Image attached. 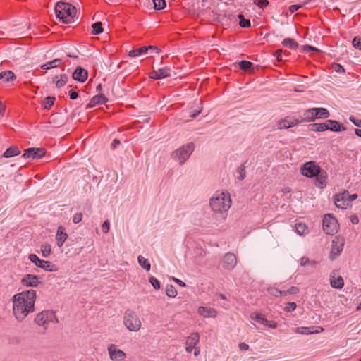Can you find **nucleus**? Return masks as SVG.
<instances>
[{"label": "nucleus", "instance_id": "1", "mask_svg": "<svg viewBox=\"0 0 361 361\" xmlns=\"http://www.w3.org/2000/svg\"><path fill=\"white\" fill-rule=\"evenodd\" d=\"M13 314L16 320L23 322L27 316L35 310L36 291L25 290L14 295L12 298Z\"/></svg>", "mask_w": 361, "mask_h": 361}, {"label": "nucleus", "instance_id": "2", "mask_svg": "<svg viewBox=\"0 0 361 361\" xmlns=\"http://www.w3.org/2000/svg\"><path fill=\"white\" fill-rule=\"evenodd\" d=\"M209 205L215 213H226L231 206V199L229 193L217 191L210 199Z\"/></svg>", "mask_w": 361, "mask_h": 361}, {"label": "nucleus", "instance_id": "3", "mask_svg": "<svg viewBox=\"0 0 361 361\" xmlns=\"http://www.w3.org/2000/svg\"><path fill=\"white\" fill-rule=\"evenodd\" d=\"M76 8L72 4L59 1L55 6V13L58 18L64 23H70L75 16Z\"/></svg>", "mask_w": 361, "mask_h": 361}, {"label": "nucleus", "instance_id": "4", "mask_svg": "<svg viewBox=\"0 0 361 361\" xmlns=\"http://www.w3.org/2000/svg\"><path fill=\"white\" fill-rule=\"evenodd\" d=\"M123 324L130 331H138L142 326V322L137 314L131 310H127L123 316Z\"/></svg>", "mask_w": 361, "mask_h": 361}, {"label": "nucleus", "instance_id": "5", "mask_svg": "<svg viewBox=\"0 0 361 361\" xmlns=\"http://www.w3.org/2000/svg\"><path fill=\"white\" fill-rule=\"evenodd\" d=\"M35 322L38 326H42L44 329H47L49 324L57 323L58 319L54 312L51 310H45L36 315Z\"/></svg>", "mask_w": 361, "mask_h": 361}, {"label": "nucleus", "instance_id": "6", "mask_svg": "<svg viewBox=\"0 0 361 361\" xmlns=\"http://www.w3.org/2000/svg\"><path fill=\"white\" fill-rule=\"evenodd\" d=\"M323 230L327 235L336 234L339 228L337 220L330 214H327L323 219Z\"/></svg>", "mask_w": 361, "mask_h": 361}, {"label": "nucleus", "instance_id": "7", "mask_svg": "<svg viewBox=\"0 0 361 361\" xmlns=\"http://www.w3.org/2000/svg\"><path fill=\"white\" fill-rule=\"evenodd\" d=\"M194 147L193 143H188L175 151L173 153V157L175 159L178 160L179 163L182 164L189 158L194 150Z\"/></svg>", "mask_w": 361, "mask_h": 361}, {"label": "nucleus", "instance_id": "8", "mask_svg": "<svg viewBox=\"0 0 361 361\" xmlns=\"http://www.w3.org/2000/svg\"><path fill=\"white\" fill-rule=\"evenodd\" d=\"M321 170V167L315 161L306 162L300 167V173L307 178L315 177Z\"/></svg>", "mask_w": 361, "mask_h": 361}, {"label": "nucleus", "instance_id": "9", "mask_svg": "<svg viewBox=\"0 0 361 361\" xmlns=\"http://www.w3.org/2000/svg\"><path fill=\"white\" fill-rule=\"evenodd\" d=\"M28 259L34 263L37 267L48 271H56L57 268L55 264L49 261L40 259L35 254H30Z\"/></svg>", "mask_w": 361, "mask_h": 361}, {"label": "nucleus", "instance_id": "10", "mask_svg": "<svg viewBox=\"0 0 361 361\" xmlns=\"http://www.w3.org/2000/svg\"><path fill=\"white\" fill-rule=\"evenodd\" d=\"M344 246V240L339 236H336L331 242V248L329 253V259L334 260L341 255Z\"/></svg>", "mask_w": 361, "mask_h": 361}, {"label": "nucleus", "instance_id": "11", "mask_svg": "<svg viewBox=\"0 0 361 361\" xmlns=\"http://www.w3.org/2000/svg\"><path fill=\"white\" fill-rule=\"evenodd\" d=\"M107 350L112 361H123L126 358V354L114 344L109 345Z\"/></svg>", "mask_w": 361, "mask_h": 361}, {"label": "nucleus", "instance_id": "12", "mask_svg": "<svg viewBox=\"0 0 361 361\" xmlns=\"http://www.w3.org/2000/svg\"><path fill=\"white\" fill-rule=\"evenodd\" d=\"M302 122V120H300L299 118L287 116L278 121L277 127L279 129H287L295 126L297 124Z\"/></svg>", "mask_w": 361, "mask_h": 361}, {"label": "nucleus", "instance_id": "13", "mask_svg": "<svg viewBox=\"0 0 361 361\" xmlns=\"http://www.w3.org/2000/svg\"><path fill=\"white\" fill-rule=\"evenodd\" d=\"M347 195L348 191H344L343 192L336 194L334 196V200L336 207L344 209L350 206L349 200H348L346 197Z\"/></svg>", "mask_w": 361, "mask_h": 361}, {"label": "nucleus", "instance_id": "14", "mask_svg": "<svg viewBox=\"0 0 361 361\" xmlns=\"http://www.w3.org/2000/svg\"><path fill=\"white\" fill-rule=\"evenodd\" d=\"M46 151L44 148H28L25 150L22 155L23 158L39 159L45 155Z\"/></svg>", "mask_w": 361, "mask_h": 361}, {"label": "nucleus", "instance_id": "15", "mask_svg": "<svg viewBox=\"0 0 361 361\" xmlns=\"http://www.w3.org/2000/svg\"><path fill=\"white\" fill-rule=\"evenodd\" d=\"M39 283V277L33 274H26L21 279V284L25 287H37Z\"/></svg>", "mask_w": 361, "mask_h": 361}, {"label": "nucleus", "instance_id": "16", "mask_svg": "<svg viewBox=\"0 0 361 361\" xmlns=\"http://www.w3.org/2000/svg\"><path fill=\"white\" fill-rule=\"evenodd\" d=\"M237 264L236 256L231 252L225 255L223 260V267L228 270L233 269Z\"/></svg>", "mask_w": 361, "mask_h": 361}, {"label": "nucleus", "instance_id": "17", "mask_svg": "<svg viewBox=\"0 0 361 361\" xmlns=\"http://www.w3.org/2000/svg\"><path fill=\"white\" fill-rule=\"evenodd\" d=\"M200 341V335L198 333H192L189 336L185 341V350L188 353H191L195 348Z\"/></svg>", "mask_w": 361, "mask_h": 361}, {"label": "nucleus", "instance_id": "18", "mask_svg": "<svg viewBox=\"0 0 361 361\" xmlns=\"http://www.w3.org/2000/svg\"><path fill=\"white\" fill-rule=\"evenodd\" d=\"M315 177V185L320 189L324 188L326 186L328 178V174L326 171L322 169L319 171V173L317 174Z\"/></svg>", "mask_w": 361, "mask_h": 361}, {"label": "nucleus", "instance_id": "19", "mask_svg": "<svg viewBox=\"0 0 361 361\" xmlns=\"http://www.w3.org/2000/svg\"><path fill=\"white\" fill-rule=\"evenodd\" d=\"M68 238V234L63 226H59L57 228L56 235V241L58 247H61Z\"/></svg>", "mask_w": 361, "mask_h": 361}, {"label": "nucleus", "instance_id": "20", "mask_svg": "<svg viewBox=\"0 0 361 361\" xmlns=\"http://www.w3.org/2000/svg\"><path fill=\"white\" fill-rule=\"evenodd\" d=\"M87 76V71L80 66H78L72 75V77L75 80L80 82L86 81Z\"/></svg>", "mask_w": 361, "mask_h": 361}, {"label": "nucleus", "instance_id": "21", "mask_svg": "<svg viewBox=\"0 0 361 361\" xmlns=\"http://www.w3.org/2000/svg\"><path fill=\"white\" fill-rule=\"evenodd\" d=\"M327 130L334 132H341L345 130V128L339 122L334 120H326L325 121Z\"/></svg>", "mask_w": 361, "mask_h": 361}, {"label": "nucleus", "instance_id": "22", "mask_svg": "<svg viewBox=\"0 0 361 361\" xmlns=\"http://www.w3.org/2000/svg\"><path fill=\"white\" fill-rule=\"evenodd\" d=\"M197 312L204 317L215 318L217 316V311L212 307L201 306L198 308Z\"/></svg>", "mask_w": 361, "mask_h": 361}, {"label": "nucleus", "instance_id": "23", "mask_svg": "<svg viewBox=\"0 0 361 361\" xmlns=\"http://www.w3.org/2000/svg\"><path fill=\"white\" fill-rule=\"evenodd\" d=\"M330 284L334 288L341 289L344 286V281L341 276H336L334 272L330 275Z\"/></svg>", "mask_w": 361, "mask_h": 361}, {"label": "nucleus", "instance_id": "24", "mask_svg": "<svg viewBox=\"0 0 361 361\" xmlns=\"http://www.w3.org/2000/svg\"><path fill=\"white\" fill-rule=\"evenodd\" d=\"M107 101L108 99L104 94H97L91 99L90 102L87 105V107L92 108L96 106L97 104H105Z\"/></svg>", "mask_w": 361, "mask_h": 361}, {"label": "nucleus", "instance_id": "25", "mask_svg": "<svg viewBox=\"0 0 361 361\" xmlns=\"http://www.w3.org/2000/svg\"><path fill=\"white\" fill-rule=\"evenodd\" d=\"M154 49L152 46L142 47L136 49H133L129 51L128 56L130 57H137L143 54H147L149 49Z\"/></svg>", "mask_w": 361, "mask_h": 361}, {"label": "nucleus", "instance_id": "26", "mask_svg": "<svg viewBox=\"0 0 361 361\" xmlns=\"http://www.w3.org/2000/svg\"><path fill=\"white\" fill-rule=\"evenodd\" d=\"M15 79L16 75L11 71H5L0 73V81L3 82L13 81Z\"/></svg>", "mask_w": 361, "mask_h": 361}, {"label": "nucleus", "instance_id": "27", "mask_svg": "<svg viewBox=\"0 0 361 361\" xmlns=\"http://www.w3.org/2000/svg\"><path fill=\"white\" fill-rule=\"evenodd\" d=\"M68 81V75L66 74H61L59 78L55 75L53 78V82L56 84V87L60 88L64 86Z\"/></svg>", "mask_w": 361, "mask_h": 361}, {"label": "nucleus", "instance_id": "28", "mask_svg": "<svg viewBox=\"0 0 361 361\" xmlns=\"http://www.w3.org/2000/svg\"><path fill=\"white\" fill-rule=\"evenodd\" d=\"M314 108L309 109L306 110L304 113V118H299L300 120H302V122H310L314 121L317 117L314 116L315 111H314Z\"/></svg>", "mask_w": 361, "mask_h": 361}, {"label": "nucleus", "instance_id": "29", "mask_svg": "<svg viewBox=\"0 0 361 361\" xmlns=\"http://www.w3.org/2000/svg\"><path fill=\"white\" fill-rule=\"evenodd\" d=\"M20 151L17 147L11 146L4 152L3 156L5 158H10V157L17 156V155L20 154Z\"/></svg>", "mask_w": 361, "mask_h": 361}, {"label": "nucleus", "instance_id": "30", "mask_svg": "<svg viewBox=\"0 0 361 361\" xmlns=\"http://www.w3.org/2000/svg\"><path fill=\"white\" fill-rule=\"evenodd\" d=\"M315 111L314 116L317 118H327L329 116V112L326 109L324 108H314Z\"/></svg>", "mask_w": 361, "mask_h": 361}, {"label": "nucleus", "instance_id": "31", "mask_svg": "<svg viewBox=\"0 0 361 361\" xmlns=\"http://www.w3.org/2000/svg\"><path fill=\"white\" fill-rule=\"evenodd\" d=\"M250 318L256 322L262 324L266 326L267 324V319L261 314L253 312L250 314Z\"/></svg>", "mask_w": 361, "mask_h": 361}, {"label": "nucleus", "instance_id": "32", "mask_svg": "<svg viewBox=\"0 0 361 361\" xmlns=\"http://www.w3.org/2000/svg\"><path fill=\"white\" fill-rule=\"evenodd\" d=\"M282 44L284 47H288L291 49H295L298 47V44L293 39L291 38H286Z\"/></svg>", "mask_w": 361, "mask_h": 361}, {"label": "nucleus", "instance_id": "33", "mask_svg": "<svg viewBox=\"0 0 361 361\" xmlns=\"http://www.w3.org/2000/svg\"><path fill=\"white\" fill-rule=\"evenodd\" d=\"M159 79L170 77L171 75V70L170 68L164 67L162 68L157 69Z\"/></svg>", "mask_w": 361, "mask_h": 361}, {"label": "nucleus", "instance_id": "34", "mask_svg": "<svg viewBox=\"0 0 361 361\" xmlns=\"http://www.w3.org/2000/svg\"><path fill=\"white\" fill-rule=\"evenodd\" d=\"M311 130L315 132H322L327 130L325 122L323 123H313L309 126Z\"/></svg>", "mask_w": 361, "mask_h": 361}, {"label": "nucleus", "instance_id": "35", "mask_svg": "<svg viewBox=\"0 0 361 361\" xmlns=\"http://www.w3.org/2000/svg\"><path fill=\"white\" fill-rule=\"evenodd\" d=\"M139 264L147 271L150 270L151 264L149 262L148 259L145 258L142 255H139L137 257Z\"/></svg>", "mask_w": 361, "mask_h": 361}, {"label": "nucleus", "instance_id": "36", "mask_svg": "<svg viewBox=\"0 0 361 361\" xmlns=\"http://www.w3.org/2000/svg\"><path fill=\"white\" fill-rule=\"evenodd\" d=\"M314 329V326L310 327H305V326H301V327H297L294 329V332L299 334H305L309 335L312 334V329Z\"/></svg>", "mask_w": 361, "mask_h": 361}, {"label": "nucleus", "instance_id": "37", "mask_svg": "<svg viewBox=\"0 0 361 361\" xmlns=\"http://www.w3.org/2000/svg\"><path fill=\"white\" fill-rule=\"evenodd\" d=\"M295 231L300 235H305L308 232V228L305 224L299 223L295 224Z\"/></svg>", "mask_w": 361, "mask_h": 361}, {"label": "nucleus", "instance_id": "38", "mask_svg": "<svg viewBox=\"0 0 361 361\" xmlns=\"http://www.w3.org/2000/svg\"><path fill=\"white\" fill-rule=\"evenodd\" d=\"M166 294L169 298H175L177 295V290L172 285H167L166 288Z\"/></svg>", "mask_w": 361, "mask_h": 361}, {"label": "nucleus", "instance_id": "39", "mask_svg": "<svg viewBox=\"0 0 361 361\" xmlns=\"http://www.w3.org/2000/svg\"><path fill=\"white\" fill-rule=\"evenodd\" d=\"M239 67L240 69L247 71L252 70L253 63L248 61H242L239 63Z\"/></svg>", "mask_w": 361, "mask_h": 361}, {"label": "nucleus", "instance_id": "40", "mask_svg": "<svg viewBox=\"0 0 361 361\" xmlns=\"http://www.w3.org/2000/svg\"><path fill=\"white\" fill-rule=\"evenodd\" d=\"M51 245L48 243H45L41 246L42 255L44 257H47L51 254Z\"/></svg>", "mask_w": 361, "mask_h": 361}, {"label": "nucleus", "instance_id": "41", "mask_svg": "<svg viewBox=\"0 0 361 361\" xmlns=\"http://www.w3.org/2000/svg\"><path fill=\"white\" fill-rule=\"evenodd\" d=\"M92 33L94 35H99L103 32L102 24L101 22H97L92 25Z\"/></svg>", "mask_w": 361, "mask_h": 361}, {"label": "nucleus", "instance_id": "42", "mask_svg": "<svg viewBox=\"0 0 361 361\" xmlns=\"http://www.w3.org/2000/svg\"><path fill=\"white\" fill-rule=\"evenodd\" d=\"M54 101L55 97L50 96L47 97L43 102V107L47 109H50V107L54 104Z\"/></svg>", "mask_w": 361, "mask_h": 361}, {"label": "nucleus", "instance_id": "43", "mask_svg": "<svg viewBox=\"0 0 361 361\" xmlns=\"http://www.w3.org/2000/svg\"><path fill=\"white\" fill-rule=\"evenodd\" d=\"M154 8L156 10H161L166 7V1L164 0H153Z\"/></svg>", "mask_w": 361, "mask_h": 361}, {"label": "nucleus", "instance_id": "44", "mask_svg": "<svg viewBox=\"0 0 361 361\" xmlns=\"http://www.w3.org/2000/svg\"><path fill=\"white\" fill-rule=\"evenodd\" d=\"M240 25L242 27H249L250 26V21L243 18V15H239Z\"/></svg>", "mask_w": 361, "mask_h": 361}, {"label": "nucleus", "instance_id": "45", "mask_svg": "<svg viewBox=\"0 0 361 361\" xmlns=\"http://www.w3.org/2000/svg\"><path fill=\"white\" fill-rule=\"evenodd\" d=\"M62 60L61 59H55L51 61L47 62V65L49 66L50 68H56L59 66Z\"/></svg>", "mask_w": 361, "mask_h": 361}, {"label": "nucleus", "instance_id": "46", "mask_svg": "<svg viewBox=\"0 0 361 361\" xmlns=\"http://www.w3.org/2000/svg\"><path fill=\"white\" fill-rule=\"evenodd\" d=\"M297 307V305L294 302H288L284 308L285 311L290 312L294 311Z\"/></svg>", "mask_w": 361, "mask_h": 361}, {"label": "nucleus", "instance_id": "47", "mask_svg": "<svg viewBox=\"0 0 361 361\" xmlns=\"http://www.w3.org/2000/svg\"><path fill=\"white\" fill-rule=\"evenodd\" d=\"M149 283L152 286L156 289L158 290L160 288V283L159 281L154 276H151L149 279Z\"/></svg>", "mask_w": 361, "mask_h": 361}, {"label": "nucleus", "instance_id": "48", "mask_svg": "<svg viewBox=\"0 0 361 361\" xmlns=\"http://www.w3.org/2000/svg\"><path fill=\"white\" fill-rule=\"evenodd\" d=\"M353 45L355 48L361 50V37H355L353 39Z\"/></svg>", "mask_w": 361, "mask_h": 361}, {"label": "nucleus", "instance_id": "49", "mask_svg": "<svg viewBox=\"0 0 361 361\" xmlns=\"http://www.w3.org/2000/svg\"><path fill=\"white\" fill-rule=\"evenodd\" d=\"M254 3L260 8H264L269 4V1L267 0H255Z\"/></svg>", "mask_w": 361, "mask_h": 361}, {"label": "nucleus", "instance_id": "50", "mask_svg": "<svg viewBox=\"0 0 361 361\" xmlns=\"http://www.w3.org/2000/svg\"><path fill=\"white\" fill-rule=\"evenodd\" d=\"M245 167L244 165H241L238 168V173H239L238 179H240V180H243L245 178L246 173H245Z\"/></svg>", "mask_w": 361, "mask_h": 361}, {"label": "nucleus", "instance_id": "51", "mask_svg": "<svg viewBox=\"0 0 361 361\" xmlns=\"http://www.w3.org/2000/svg\"><path fill=\"white\" fill-rule=\"evenodd\" d=\"M269 293L273 296L278 297L280 296L279 293L280 290L275 288H269L267 289Z\"/></svg>", "mask_w": 361, "mask_h": 361}, {"label": "nucleus", "instance_id": "52", "mask_svg": "<svg viewBox=\"0 0 361 361\" xmlns=\"http://www.w3.org/2000/svg\"><path fill=\"white\" fill-rule=\"evenodd\" d=\"M82 219V213H76L73 217V221L74 224L80 223Z\"/></svg>", "mask_w": 361, "mask_h": 361}, {"label": "nucleus", "instance_id": "53", "mask_svg": "<svg viewBox=\"0 0 361 361\" xmlns=\"http://www.w3.org/2000/svg\"><path fill=\"white\" fill-rule=\"evenodd\" d=\"M109 228H110V224H109V220H106L102 226V231L104 233H107L109 231Z\"/></svg>", "mask_w": 361, "mask_h": 361}, {"label": "nucleus", "instance_id": "54", "mask_svg": "<svg viewBox=\"0 0 361 361\" xmlns=\"http://www.w3.org/2000/svg\"><path fill=\"white\" fill-rule=\"evenodd\" d=\"M299 292V288L296 286H291L286 290V293H288V295L297 294Z\"/></svg>", "mask_w": 361, "mask_h": 361}, {"label": "nucleus", "instance_id": "55", "mask_svg": "<svg viewBox=\"0 0 361 361\" xmlns=\"http://www.w3.org/2000/svg\"><path fill=\"white\" fill-rule=\"evenodd\" d=\"M349 120L353 123V124L357 127H361V120L357 119L353 116H350Z\"/></svg>", "mask_w": 361, "mask_h": 361}, {"label": "nucleus", "instance_id": "56", "mask_svg": "<svg viewBox=\"0 0 361 361\" xmlns=\"http://www.w3.org/2000/svg\"><path fill=\"white\" fill-rule=\"evenodd\" d=\"M346 197H347L348 200H349V204H350L353 201H354L355 200H356L357 198V194L350 195L349 192H348V195H346Z\"/></svg>", "mask_w": 361, "mask_h": 361}, {"label": "nucleus", "instance_id": "57", "mask_svg": "<svg viewBox=\"0 0 361 361\" xmlns=\"http://www.w3.org/2000/svg\"><path fill=\"white\" fill-rule=\"evenodd\" d=\"M334 68L335 71H336V72H341V73L345 72L344 68L338 63L334 64Z\"/></svg>", "mask_w": 361, "mask_h": 361}, {"label": "nucleus", "instance_id": "58", "mask_svg": "<svg viewBox=\"0 0 361 361\" xmlns=\"http://www.w3.org/2000/svg\"><path fill=\"white\" fill-rule=\"evenodd\" d=\"M266 326L271 329H276L278 326V324L274 321L267 320V324H266Z\"/></svg>", "mask_w": 361, "mask_h": 361}, {"label": "nucleus", "instance_id": "59", "mask_svg": "<svg viewBox=\"0 0 361 361\" xmlns=\"http://www.w3.org/2000/svg\"><path fill=\"white\" fill-rule=\"evenodd\" d=\"M324 331V328L321 326H314V329H312V334H319Z\"/></svg>", "mask_w": 361, "mask_h": 361}, {"label": "nucleus", "instance_id": "60", "mask_svg": "<svg viewBox=\"0 0 361 361\" xmlns=\"http://www.w3.org/2000/svg\"><path fill=\"white\" fill-rule=\"evenodd\" d=\"M282 54H283V51L281 49H279V50H277L276 51L275 55H276L278 61H283V60Z\"/></svg>", "mask_w": 361, "mask_h": 361}, {"label": "nucleus", "instance_id": "61", "mask_svg": "<svg viewBox=\"0 0 361 361\" xmlns=\"http://www.w3.org/2000/svg\"><path fill=\"white\" fill-rule=\"evenodd\" d=\"M69 95H70V99L72 100L76 99L78 97V93L73 90H71L69 92Z\"/></svg>", "mask_w": 361, "mask_h": 361}, {"label": "nucleus", "instance_id": "62", "mask_svg": "<svg viewBox=\"0 0 361 361\" xmlns=\"http://www.w3.org/2000/svg\"><path fill=\"white\" fill-rule=\"evenodd\" d=\"M149 77L155 80L159 79L157 70H154L152 73H150Z\"/></svg>", "mask_w": 361, "mask_h": 361}, {"label": "nucleus", "instance_id": "63", "mask_svg": "<svg viewBox=\"0 0 361 361\" xmlns=\"http://www.w3.org/2000/svg\"><path fill=\"white\" fill-rule=\"evenodd\" d=\"M239 348L241 350H249V345L247 344H246L245 343H240L239 344Z\"/></svg>", "mask_w": 361, "mask_h": 361}, {"label": "nucleus", "instance_id": "64", "mask_svg": "<svg viewBox=\"0 0 361 361\" xmlns=\"http://www.w3.org/2000/svg\"><path fill=\"white\" fill-rule=\"evenodd\" d=\"M303 49L305 51H318V49L310 45H305L303 47Z\"/></svg>", "mask_w": 361, "mask_h": 361}]
</instances>
